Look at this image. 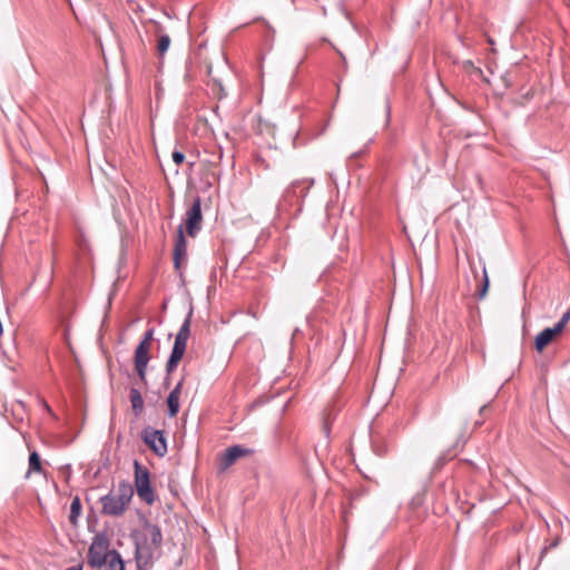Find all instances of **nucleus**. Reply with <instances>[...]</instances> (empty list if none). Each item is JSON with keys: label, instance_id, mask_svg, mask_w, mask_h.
I'll return each mask as SVG.
<instances>
[{"label": "nucleus", "instance_id": "cd10ccee", "mask_svg": "<svg viewBox=\"0 0 570 570\" xmlns=\"http://www.w3.org/2000/svg\"><path fill=\"white\" fill-rule=\"evenodd\" d=\"M322 13H323V16H326V14H327V10H326V8H325V7H323V8H322Z\"/></svg>", "mask_w": 570, "mask_h": 570}, {"label": "nucleus", "instance_id": "a211bd4d", "mask_svg": "<svg viewBox=\"0 0 570 570\" xmlns=\"http://www.w3.org/2000/svg\"><path fill=\"white\" fill-rule=\"evenodd\" d=\"M170 46V37L168 35H160L157 43V51L159 56H164Z\"/></svg>", "mask_w": 570, "mask_h": 570}, {"label": "nucleus", "instance_id": "4468645a", "mask_svg": "<svg viewBox=\"0 0 570 570\" xmlns=\"http://www.w3.org/2000/svg\"><path fill=\"white\" fill-rule=\"evenodd\" d=\"M105 566H107V570H125L120 553L116 550H111V556L107 559Z\"/></svg>", "mask_w": 570, "mask_h": 570}, {"label": "nucleus", "instance_id": "4be33fe9", "mask_svg": "<svg viewBox=\"0 0 570 570\" xmlns=\"http://www.w3.org/2000/svg\"><path fill=\"white\" fill-rule=\"evenodd\" d=\"M144 557L149 558L150 557V552L149 551L146 552L145 548L137 546L136 559H137L138 567H140V559L144 558Z\"/></svg>", "mask_w": 570, "mask_h": 570}, {"label": "nucleus", "instance_id": "39448f33", "mask_svg": "<svg viewBox=\"0 0 570 570\" xmlns=\"http://www.w3.org/2000/svg\"><path fill=\"white\" fill-rule=\"evenodd\" d=\"M141 439L157 456L163 458L167 454L168 448L164 431L147 426L141 432Z\"/></svg>", "mask_w": 570, "mask_h": 570}, {"label": "nucleus", "instance_id": "f8f14e48", "mask_svg": "<svg viewBox=\"0 0 570 570\" xmlns=\"http://www.w3.org/2000/svg\"><path fill=\"white\" fill-rule=\"evenodd\" d=\"M129 399L131 403L132 411L136 416L141 415L144 412L145 402L138 389L131 387L129 392Z\"/></svg>", "mask_w": 570, "mask_h": 570}, {"label": "nucleus", "instance_id": "f3484780", "mask_svg": "<svg viewBox=\"0 0 570 570\" xmlns=\"http://www.w3.org/2000/svg\"><path fill=\"white\" fill-rule=\"evenodd\" d=\"M335 419V411L333 409H325L323 416L322 430L326 438L331 434V423Z\"/></svg>", "mask_w": 570, "mask_h": 570}, {"label": "nucleus", "instance_id": "1a4fd4ad", "mask_svg": "<svg viewBox=\"0 0 570 570\" xmlns=\"http://www.w3.org/2000/svg\"><path fill=\"white\" fill-rule=\"evenodd\" d=\"M173 256L175 269L180 271L187 261V242L184 236L183 226L178 227Z\"/></svg>", "mask_w": 570, "mask_h": 570}, {"label": "nucleus", "instance_id": "f257e3e1", "mask_svg": "<svg viewBox=\"0 0 570 570\" xmlns=\"http://www.w3.org/2000/svg\"><path fill=\"white\" fill-rule=\"evenodd\" d=\"M134 497V488L129 482L121 481L116 489L100 498L101 513L109 517H121L127 511Z\"/></svg>", "mask_w": 570, "mask_h": 570}, {"label": "nucleus", "instance_id": "a878e982", "mask_svg": "<svg viewBox=\"0 0 570 570\" xmlns=\"http://www.w3.org/2000/svg\"><path fill=\"white\" fill-rule=\"evenodd\" d=\"M66 570H82V566L78 564V566L69 567Z\"/></svg>", "mask_w": 570, "mask_h": 570}, {"label": "nucleus", "instance_id": "aec40b11", "mask_svg": "<svg viewBox=\"0 0 570 570\" xmlns=\"http://www.w3.org/2000/svg\"><path fill=\"white\" fill-rule=\"evenodd\" d=\"M153 337H154V328H149L144 333V336H142L141 341L139 342V344L150 347Z\"/></svg>", "mask_w": 570, "mask_h": 570}, {"label": "nucleus", "instance_id": "0eeeda50", "mask_svg": "<svg viewBox=\"0 0 570 570\" xmlns=\"http://www.w3.org/2000/svg\"><path fill=\"white\" fill-rule=\"evenodd\" d=\"M253 450L242 445H233L225 450L219 456L218 468L220 471L229 469L238 459L253 454Z\"/></svg>", "mask_w": 570, "mask_h": 570}, {"label": "nucleus", "instance_id": "dca6fc26", "mask_svg": "<svg viewBox=\"0 0 570 570\" xmlns=\"http://www.w3.org/2000/svg\"><path fill=\"white\" fill-rule=\"evenodd\" d=\"M31 472H42L41 460L37 451H32L29 455V470L27 476H29Z\"/></svg>", "mask_w": 570, "mask_h": 570}, {"label": "nucleus", "instance_id": "6e6552de", "mask_svg": "<svg viewBox=\"0 0 570 570\" xmlns=\"http://www.w3.org/2000/svg\"><path fill=\"white\" fill-rule=\"evenodd\" d=\"M150 347L138 344L134 354L135 370L142 383H146L147 366L150 361Z\"/></svg>", "mask_w": 570, "mask_h": 570}, {"label": "nucleus", "instance_id": "f03ea898", "mask_svg": "<svg viewBox=\"0 0 570 570\" xmlns=\"http://www.w3.org/2000/svg\"><path fill=\"white\" fill-rule=\"evenodd\" d=\"M193 309H190L184 320L174 342V346L170 353V356L166 363V373L167 375L171 374L178 366L181 361L187 341L190 336V324H191Z\"/></svg>", "mask_w": 570, "mask_h": 570}, {"label": "nucleus", "instance_id": "ddd939ff", "mask_svg": "<svg viewBox=\"0 0 570 570\" xmlns=\"http://www.w3.org/2000/svg\"><path fill=\"white\" fill-rule=\"evenodd\" d=\"M82 507L81 501L78 495L72 498L71 504H70V514H69V522L72 527H78L79 523V517L81 515Z\"/></svg>", "mask_w": 570, "mask_h": 570}, {"label": "nucleus", "instance_id": "9b49d317", "mask_svg": "<svg viewBox=\"0 0 570 570\" xmlns=\"http://www.w3.org/2000/svg\"><path fill=\"white\" fill-rule=\"evenodd\" d=\"M561 334L554 326L547 327L541 331L534 341V346L538 352H542L544 347L550 344L557 335Z\"/></svg>", "mask_w": 570, "mask_h": 570}, {"label": "nucleus", "instance_id": "9d476101", "mask_svg": "<svg viewBox=\"0 0 570 570\" xmlns=\"http://www.w3.org/2000/svg\"><path fill=\"white\" fill-rule=\"evenodd\" d=\"M184 384V379H181L176 386L173 389V391L169 393L167 397V406H168V415L170 417H174L177 415L179 411V399L181 394V389Z\"/></svg>", "mask_w": 570, "mask_h": 570}, {"label": "nucleus", "instance_id": "bb28decb", "mask_svg": "<svg viewBox=\"0 0 570 570\" xmlns=\"http://www.w3.org/2000/svg\"><path fill=\"white\" fill-rule=\"evenodd\" d=\"M469 65L474 69V71H475L478 75H482V70H481L480 68L474 67V66L472 65V62H469Z\"/></svg>", "mask_w": 570, "mask_h": 570}, {"label": "nucleus", "instance_id": "7ed1b4c3", "mask_svg": "<svg viewBox=\"0 0 570 570\" xmlns=\"http://www.w3.org/2000/svg\"><path fill=\"white\" fill-rule=\"evenodd\" d=\"M111 556L109 540L105 533H97L88 550L87 562L91 568H100L106 564Z\"/></svg>", "mask_w": 570, "mask_h": 570}, {"label": "nucleus", "instance_id": "5701e85b", "mask_svg": "<svg viewBox=\"0 0 570 570\" xmlns=\"http://www.w3.org/2000/svg\"><path fill=\"white\" fill-rule=\"evenodd\" d=\"M173 160L176 165H181L185 160V155L181 151L175 150L173 153Z\"/></svg>", "mask_w": 570, "mask_h": 570}, {"label": "nucleus", "instance_id": "b1692460", "mask_svg": "<svg viewBox=\"0 0 570 570\" xmlns=\"http://www.w3.org/2000/svg\"><path fill=\"white\" fill-rule=\"evenodd\" d=\"M303 183H308V186H307V189L313 186L314 184V179H303V180H295L294 183H292L291 185V188L293 189V191H295V189Z\"/></svg>", "mask_w": 570, "mask_h": 570}, {"label": "nucleus", "instance_id": "393cba45", "mask_svg": "<svg viewBox=\"0 0 570 570\" xmlns=\"http://www.w3.org/2000/svg\"><path fill=\"white\" fill-rule=\"evenodd\" d=\"M559 542H560V539H559V538H556V539H554V540L549 544V547H546V548L543 549V551H542V552H546L548 549H553V548L558 547Z\"/></svg>", "mask_w": 570, "mask_h": 570}, {"label": "nucleus", "instance_id": "2eb2a0df", "mask_svg": "<svg viewBox=\"0 0 570 570\" xmlns=\"http://www.w3.org/2000/svg\"><path fill=\"white\" fill-rule=\"evenodd\" d=\"M146 529L148 531L151 544L155 548H159L163 541L160 528L156 524H147Z\"/></svg>", "mask_w": 570, "mask_h": 570}, {"label": "nucleus", "instance_id": "423d86ee", "mask_svg": "<svg viewBox=\"0 0 570 570\" xmlns=\"http://www.w3.org/2000/svg\"><path fill=\"white\" fill-rule=\"evenodd\" d=\"M203 214H202V200L196 197L191 206L186 212L185 227L187 235L195 237L202 229Z\"/></svg>", "mask_w": 570, "mask_h": 570}, {"label": "nucleus", "instance_id": "6ab92c4d", "mask_svg": "<svg viewBox=\"0 0 570 570\" xmlns=\"http://www.w3.org/2000/svg\"><path fill=\"white\" fill-rule=\"evenodd\" d=\"M570 321V309H568L566 313H563V315L561 316V318L554 324V327L560 332L562 333V331L564 330L566 325L569 323Z\"/></svg>", "mask_w": 570, "mask_h": 570}, {"label": "nucleus", "instance_id": "412c9836", "mask_svg": "<svg viewBox=\"0 0 570 570\" xmlns=\"http://www.w3.org/2000/svg\"><path fill=\"white\" fill-rule=\"evenodd\" d=\"M488 288H489V277H488L487 271L483 269V283H482V288L479 292V298H483L485 296Z\"/></svg>", "mask_w": 570, "mask_h": 570}, {"label": "nucleus", "instance_id": "20e7f679", "mask_svg": "<svg viewBox=\"0 0 570 570\" xmlns=\"http://www.w3.org/2000/svg\"><path fill=\"white\" fill-rule=\"evenodd\" d=\"M135 487L138 497L147 504L155 502V492L150 485V474L146 466H142L137 460L134 462Z\"/></svg>", "mask_w": 570, "mask_h": 570}]
</instances>
